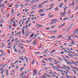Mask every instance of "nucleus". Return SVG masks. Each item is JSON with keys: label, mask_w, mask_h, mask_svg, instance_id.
<instances>
[{"label": "nucleus", "mask_w": 78, "mask_h": 78, "mask_svg": "<svg viewBox=\"0 0 78 78\" xmlns=\"http://www.w3.org/2000/svg\"><path fill=\"white\" fill-rule=\"evenodd\" d=\"M9 16V14H8L7 15V16H6V17H7V18H8Z\"/></svg>", "instance_id": "e433bc0d"}, {"label": "nucleus", "mask_w": 78, "mask_h": 78, "mask_svg": "<svg viewBox=\"0 0 78 78\" xmlns=\"http://www.w3.org/2000/svg\"><path fill=\"white\" fill-rule=\"evenodd\" d=\"M56 51V50H53L51 52L49 53V54L51 53H55Z\"/></svg>", "instance_id": "0eeeda50"}, {"label": "nucleus", "mask_w": 78, "mask_h": 78, "mask_svg": "<svg viewBox=\"0 0 78 78\" xmlns=\"http://www.w3.org/2000/svg\"><path fill=\"white\" fill-rule=\"evenodd\" d=\"M41 11H43V9H40L39 10V11L38 12H41Z\"/></svg>", "instance_id": "f8f14e48"}, {"label": "nucleus", "mask_w": 78, "mask_h": 78, "mask_svg": "<svg viewBox=\"0 0 78 78\" xmlns=\"http://www.w3.org/2000/svg\"><path fill=\"white\" fill-rule=\"evenodd\" d=\"M28 9H27L25 10V12H27L28 11Z\"/></svg>", "instance_id": "052dcab7"}, {"label": "nucleus", "mask_w": 78, "mask_h": 78, "mask_svg": "<svg viewBox=\"0 0 78 78\" xmlns=\"http://www.w3.org/2000/svg\"><path fill=\"white\" fill-rule=\"evenodd\" d=\"M62 35H60L57 36V37H62Z\"/></svg>", "instance_id": "a878e982"}, {"label": "nucleus", "mask_w": 78, "mask_h": 78, "mask_svg": "<svg viewBox=\"0 0 78 78\" xmlns=\"http://www.w3.org/2000/svg\"><path fill=\"white\" fill-rule=\"evenodd\" d=\"M53 16V15H51L50 16H49V17H52V16Z\"/></svg>", "instance_id": "8fccbe9b"}, {"label": "nucleus", "mask_w": 78, "mask_h": 78, "mask_svg": "<svg viewBox=\"0 0 78 78\" xmlns=\"http://www.w3.org/2000/svg\"><path fill=\"white\" fill-rule=\"evenodd\" d=\"M66 63L69 64V62L67 61H66Z\"/></svg>", "instance_id": "bf43d9fd"}, {"label": "nucleus", "mask_w": 78, "mask_h": 78, "mask_svg": "<svg viewBox=\"0 0 78 78\" xmlns=\"http://www.w3.org/2000/svg\"><path fill=\"white\" fill-rule=\"evenodd\" d=\"M65 24L64 23H63L61 25L59 26V27H58V28H62Z\"/></svg>", "instance_id": "20e7f679"}, {"label": "nucleus", "mask_w": 78, "mask_h": 78, "mask_svg": "<svg viewBox=\"0 0 78 78\" xmlns=\"http://www.w3.org/2000/svg\"><path fill=\"white\" fill-rule=\"evenodd\" d=\"M75 33L76 34H78V32L76 31V32H75Z\"/></svg>", "instance_id": "774afa93"}, {"label": "nucleus", "mask_w": 78, "mask_h": 78, "mask_svg": "<svg viewBox=\"0 0 78 78\" xmlns=\"http://www.w3.org/2000/svg\"><path fill=\"white\" fill-rule=\"evenodd\" d=\"M43 2L42 3V4H39L38 5V6H42L43 5Z\"/></svg>", "instance_id": "ddd939ff"}, {"label": "nucleus", "mask_w": 78, "mask_h": 78, "mask_svg": "<svg viewBox=\"0 0 78 78\" xmlns=\"http://www.w3.org/2000/svg\"><path fill=\"white\" fill-rule=\"evenodd\" d=\"M1 75H3V72H4V71H3V70H1Z\"/></svg>", "instance_id": "39448f33"}, {"label": "nucleus", "mask_w": 78, "mask_h": 78, "mask_svg": "<svg viewBox=\"0 0 78 78\" xmlns=\"http://www.w3.org/2000/svg\"><path fill=\"white\" fill-rule=\"evenodd\" d=\"M23 74H24V72H23L22 73H21V75L22 76L23 75Z\"/></svg>", "instance_id": "09e8293b"}, {"label": "nucleus", "mask_w": 78, "mask_h": 78, "mask_svg": "<svg viewBox=\"0 0 78 78\" xmlns=\"http://www.w3.org/2000/svg\"><path fill=\"white\" fill-rule=\"evenodd\" d=\"M30 33V32H29L27 34H26V35H25V36H26V37H25V38H26L27 37H28V35H29V33Z\"/></svg>", "instance_id": "9d476101"}, {"label": "nucleus", "mask_w": 78, "mask_h": 78, "mask_svg": "<svg viewBox=\"0 0 78 78\" xmlns=\"http://www.w3.org/2000/svg\"><path fill=\"white\" fill-rule=\"evenodd\" d=\"M72 24L70 26V27L68 28V30H70V28H71V27H72Z\"/></svg>", "instance_id": "a211bd4d"}, {"label": "nucleus", "mask_w": 78, "mask_h": 78, "mask_svg": "<svg viewBox=\"0 0 78 78\" xmlns=\"http://www.w3.org/2000/svg\"><path fill=\"white\" fill-rule=\"evenodd\" d=\"M52 73L53 74H56V73H55V72H52Z\"/></svg>", "instance_id": "13d9d810"}, {"label": "nucleus", "mask_w": 78, "mask_h": 78, "mask_svg": "<svg viewBox=\"0 0 78 78\" xmlns=\"http://www.w3.org/2000/svg\"><path fill=\"white\" fill-rule=\"evenodd\" d=\"M36 5H34V6L32 7V8H34L35 7H36Z\"/></svg>", "instance_id": "473e14b6"}, {"label": "nucleus", "mask_w": 78, "mask_h": 78, "mask_svg": "<svg viewBox=\"0 0 78 78\" xmlns=\"http://www.w3.org/2000/svg\"><path fill=\"white\" fill-rule=\"evenodd\" d=\"M50 65L51 66H54V65L53 64H52V63H51L50 64Z\"/></svg>", "instance_id": "603ef678"}, {"label": "nucleus", "mask_w": 78, "mask_h": 78, "mask_svg": "<svg viewBox=\"0 0 78 78\" xmlns=\"http://www.w3.org/2000/svg\"><path fill=\"white\" fill-rule=\"evenodd\" d=\"M64 59L65 61H67V59H66V58H64Z\"/></svg>", "instance_id": "a19ab883"}, {"label": "nucleus", "mask_w": 78, "mask_h": 78, "mask_svg": "<svg viewBox=\"0 0 78 78\" xmlns=\"http://www.w3.org/2000/svg\"><path fill=\"white\" fill-rule=\"evenodd\" d=\"M1 21V23H3V22H4V20L3 21V20H2Z\"/></svg>", "instance_id": "37998d69"}, {"label": "nucleus", "mask_w": 78, "mask_h": 78, "mask_svg": "<svg viewBox=\"0 0 78 78\" xmlns=\"http://www.w3.org/2000/svg\"><path fill=\"white\" fill-rule=\"evenodd\" d=\"M12 19H11L10 20V23L11 24V25L12 24Z\"/></svg>", "instance_id": "c85d7f7f"}, {"label": "nucleus", "mask_w": 78, "mask_h": 78, "mask_svg": "<svg viewBox=\"0 0 78 78\" xmlns=\"http://www.w3.org/2000/svg\"><path fill=\"white\" fill-rule=\"evenodd\" d=\"M71 12V11H70V10H69L68 12V14H69V13H70Z\"/></svg>", "instance_id": "79ce46f5"}, {"label": "nucleus", "mask_w": 78, "mask_h": 78, "mask_svg": "<svg viewBox=\"0 0 78 78\" xmlns=\"http://www.w3.org/2000/svg\"><path fill=\"white\" fill-rule=\"evenodd\" d=\"M65 56H66V57L67 58H68V59H70V58L67 56L65 55Z\"/></svg>", "instance_id": "f704fd0d"}, {"label": "nucleus", "mask_w": 78, "mask_h": 78, "mask_svg": "<svg viewBox=\"0 0 78 78\" xmlns=\"http://www.w3.org/2000/svg\"><path fill=\"white\" fill-rule=\"evenodd\" d=\"M56 37V36H51L50 37V39H52V38H54V37Z\"/></svg>", "instance_id": "2eb2a0df"}, {"label": "nucleus", "mask_w": 78, "mask_h": 78, "mask_svg": "<svg viewBox=\"0 0 78 78\" xmlns=\"http://www.w3.org/2000/svg\"><path fill=\"white\" fill-rule=\"evenodd\" d=\"M59 14H61V15H65V13L62 12H60L59 13Z\"/></svg>", "instance_id": "412c9836"}, {"label": "nucleus", "mask_w": 78, "mask_h": 78, "mask_svg": "<svg viewBox=\"0 0 78 78\" xmlns=\"http://www.w3.org/2000/svg\"><path fill=\"white\" fill-rule=\"evenodd\" d=\"M36 41H37V39H35L33 42L32 44L33 45H35V44H36Z\"/></svg>", "instance_id": "7ed1b4c3"}, {"label": "nucleus", "mask_w": 78, "mask_h": 78, "mask_svg": "<svg viewBox=\"0 0 78 78\" xmlns=\"http://www.w3.org/2000/svg\"><path fill=\"white\" fill-rule=\"evenodd\" d=\"M72 24L70 26V27L68 28V30H70V28H71V27H72Z\"/></svg>", "instance_id": "f3484780"}, {"label": "nucleus", "mask_w": 78, "mask_h": 78, "mask_svg": "<svg viewBox=\"0 0 78 78\" xmlns=\"http://www.w3.org/2000/svg\"><path fill=\"white\" fill-rule=\"evenodd\" d=\"M69 19L68 17H67V18H64L63 19V21H64V20H67V19Z\"/></svg>", "instance_id": "dca6fc26"}, {"label": "nucleus", "mask_w": 78, "mask_h": 78, "mask_svg": "<svg viewBox=\"0 0 78 78\" xmlns=\"http://www.w3.org/2000/svg\"><path fill=\"white\" fill-rule=\"evenodd\" d=\"M3 67H2V68H1V69L0 68V70H3Z\"/></svg>", "instance_id": "e2e57ef3"}, {"label": "nucleus", "mask_w": 78, "mask_h": 78, "mask_svg": "<svg viewBox=\"0 0 78 78\" xmlns=\"http://www.w3.org/2000/svg\"><path fill=\"white\" fill-rule=\"evenodd\" d=\"M40 27H42V25H39L38 27H37V28H40Z\"/></svg>", "instance_id": "5701e85b"}, {"label": "nucleus", "mask_w": 78, "mask_h": 78, "mask_svg": "<svg viewBox=\"0 0 78 78\" xmlns=\"http://www.w3.org/2000/svg\"><path fill=\"white\" fill-rule=\"evenodd\" d=\"M66 76L67 77V78H69L70 77V76H68L67 75H66Z\"/></svg>", "instance_id": "a18cd8bd"}, {"label": "nucleus", "mask_w": 78, "mask_h": 78, "mask_svg": "<svg viewBox=\"0 0 78 78\" xmlns=\"http://www.w3.org/2000/svg\"><path fill=\"white\" fill-rule=\"evenodd\" d=\"M4 6H5V4L3 3L0 5V6H1V7H3Z\"/></svg>", "instance_id": "1a4fd4ad"}, {"label": "nucleus", "mask_w": 78, "mask_h": 78, "mask_svg": "<svg viewBox=\"0 0 78 78\" xmlns=\"http://www.w3.org/2000/svg\"><path fill=\"white\" fill-rule=\"evenodd\" d=\"M37 74V70L36 69L34 70V75L33 76H34L35 75H36Z\"/></svg>", "instance_id": "f03ea898"}, {"label": "nucleus", "mask_w": 78, "mask_h": 78, "mask_svg": "<svg viewBox=\"0 0 78 78\" xmlns=\"http://www.w3.org/2000/svg\"><path fill=\"white\" fill-rule=\"evenodd\" d=\"M34 60H33V61H32V62L31 64H34Z\"/></svg>", "instance_id": "7c9ffc66"}, {"label": "nucleus", "mask_w": 78, "mask_h": 78, "mask_svg": "<svg viewBox=\"0 0 78 78\" xmlns=\"http://www.w3.org/2000/svg\"><path fill=\"white\" fill-rule=\"evenodd\" d=\"M16 45H17V43H16L13 45V49H15V48H16Z\"/></svg>", "instance_id": "9b49d317"}, {"label": "nucleus", "mask_w": 78, "mask_h": 78, "mask_svg": "<svg viewBox=\"0 0 78 78\" xmlns=\"http://www.w3.org/2000/svg\"><path fill=\"white\" fill-rule=\"evenodd\" d=\"M74 0H73V4L72 5H73V7H74V6H75V2H74Z\"/></svg>", "instance_id": "4468645a"}, {"label": "nucleus", "mask_w": 78, "mask_h": 78, "mask_svg": "<svg viewBox=\"0 0 78 78\" xmlns=\"http://www.w3.org/2000/svg\"><path fill=\"white\" fill-rule=\"evenodd\" d=\"M21 60L22 61H24V59H23V58H22L21 59Z\"/></svg>", "instance_id": "338daca9"}, {"label": "nucleus", "mask_w": 78, "mask_h": 78, "mask_svg": "<svg viewBox=\"0 0 78 78\" xmlns=\"http://www.w3.org/2000/svg\"><path fill=\"white\" fill-rule=\"evenodd\" d=\"M58 7H56V8H55V10L56 11H58Z\"/></svg>", "instance_id": "c9c22d12"}, {"label": "nucleus", "mask_w": 78, "mask_h": 78, "mask_svg": "<svg viewBox=\"0 0 78 78\" xmlns=\"http://www.w3.org/2000/svg\"><path fill=\"white\" fill-rule=\"evenodd\" d=\"M42 45L41 44L39 46V47L38 48V49H40V48H41V47H42Z\"/></svg>", "instance_id": "4be33fe9"}, {"label": "nucleus", "mask_w": 78, "mask_h": 78, "mask_svg": "<svg viewBox=\"0 0 78 78\" xmlns=\"http://www.w3.org/2000/svg\"><path fill=\"white\" fill-rule=\"evenodd\" d=\"M48 2V1H46L45 2H42L43 4H44L45 3H47V2Z\"/></svg>", "instance_id": "393cba45"}, {"label": "nucleus", "mask_w": 78, "mask_h": 78, "mask_svg": "<svg viewBox=\"0 0 78 78\" xmlns=\"http://www.w3.org/2000/svg\"><path fill=\"white\" fill-rule=\"evenodd\" d=\"M20 7H22V6H23V4H21L20 5Z\"/></svg>", "instance_id": "864d4df0"}, {"label": "nucleus", "mask_w": 78, "mask_h": 78, "mask_svg": "<svg viewBox=\"0 0 78 78\" xmlns=\"http://www.w3.org/2000/svg\"><path fill=\"white\" fill-rule=\"evenodd\" d=\"M70 65H71V64H72V62H69V64Z\"/></svg>", "instance_id": "4c0bfd02"}, {"label": "nucleus", "mask_w": 78, "mask_h": 78, "mask_svg": "<svg viewBox=\"0 0 78 78\" xmlns=\"http://www.w3.org/2000/svg\"><path fill=\"white\" fill-rule=\"evenodd\" d=\"M28 71H25L24 73H28Z\"/></svg>", "instance_id": "ea45409f"}, {"label": "nucleus", "mask_w": 78, "mask_h": 78, "mask_svg": "<svg viewBox=\"0 0 78 78\" xmlns=\"http://www.w3.org/2000/svg\"><path fill=\"white\" fill-rule=\"evenodd\" d=\"M77 32L78 31V29H76L75 30H74V32Z\"/></svg>", "instance_id": "2f4dec72"}, {"label": "nucleus", "mask_w": 78, "mask_h": 78, "mask_svg": "<svg viewBox=\"0 0 78 78\" xmlns=\"http://www.w3.org/2000/svg\"><path fill=\"white\" fill-rule=\"evenodd\" d=\"M48 49H47L44 52V53L45 54V53H46V51H48Z\"/></svg>", "instance_id": "bb28decb"}, {"label": "nucleus", "mask_w": 78, "mask_h": 78, "mask_svg": "<svg viewBox=\"0 0 78 78\" xmlns=\"http://www.w3.org/2000/svg\"><path fill=\"white\" fill-rule=\"evenodd\" d=\"M56 20V19H54V20H51V21H53L51 22L50 23V24L51 25L52 23H56V22H57V21Z\"/></svg>", "instance_id": "f257e3e1"}, {"label": "nucleus", "mask_w": 78, "mask_h": 78, "mask_svg": "<svg viewBox=\"0 0 78 78\" xmlns=\"http://www.w3.org/2000/svg\"><path fill=\"white\" fill-rule=\"evenodd\" d=\"M25 78V76L24 75L21 78Z\"/></svg>", "instance_id": "6e6d98bb"}, {"label": "nucleus", "mask_w": 78, "mask_h": 78, "mask_svg": "<svg viewBox=\"0 0 78 78\" xmlns=\"http://www.w3.org/2000/svg\"><path fill=\"white\" fill-rule=\"evenodd\" d=\"M37 34H35V36H34V37H36L37 36Z\"/></svg>", "instance_id": "69168bd1"}, {"label": "nucleus", "mask_w": 78, "mask_h": 78, "mask_svg": "<svg viewBox=\"0 0 78 78\" xmlns=\"http://www.w3.org/2000/svg\"><path fill=\"white\" fill-rule=\"evenodd\" d=\"M34 33L31 34L30 37V38H31L32 37H33V36H34Z\"/></svg>", "instance_id": "6e6552de"}, {"label": "nucleus", "mask_w": 78, "mask_h": 78, "mask_svg": "<svg viewBox=\"0 0 78 78\" xmlns=\"http://www.w3.org/2000/svg\"><path fill=\"white\" fill-rule=\"evenodd\" d=\"M24 58H25V59H26V60L28 59V58H27V57H26V56H24Z\"/></svg>", "instance_id": "de8ad7c7"}, {"label": "nucleus", "mask_w": 78, "mask_h": 78, "mask_svg": "<svg viewBox=\"0 0 78 78\" xmlns=\"http://www.w3.org/2000/svg\"><path fill=\"white\" fill-rule=\"evenodd\" d=\"M9 29H10L12 27V26H10V25H9Z\"/></svg>", "instance_id": "58836bf2"}, {"label": "nucleus", "mask_w": 78, "mask_h": 78, "mask_svg": "<svg viewBox=\"0 0 78 78\" xmlns=\"http://www.w3.org/2000/svg\"><path fill=\"white\" fill-rule=\"evenodd\" d=\"M69 8V7H65L64 9V10H65V11L66 9H67V8Z\"/></svg>", "instance_id": "c756f323"}, {"label": "nucleus", "mask_w": 78, "mask_h": 78, "mask_svg": "<svg viewBox=\"0 0 78 78\" xmlns=\"http://www.w3.org/2000/svg\"><path fill=\"white\" fill-rule=\"evenodd\" d=\"M19 4H17V5H16V6L15 8H17L18 6H19V5H18Z\"/></svg>", "instance_id": "cd10ccee"}, {"label": "nucleus", "mask_w": 78, "mask_h": 78, "mask_svg": "<svg viewBox=\"0 0 78 78\" xmlns=\"http://www.w3.org/2000/svg\"><path fill=\"white\" fill-rule=\"evenodd\" d=\"M34 53L35 54H39V53L37 52H35Z\"/></svg>", "instance_id": "3c124183"}, {"label": "nucleus", "mask_w": 78, "mask_h": 78, "mask_svg": "<svg viewBox=\"0 0 78 78\" xmlns=\"http://www.w3.org/2000/svg\"><path fill=\"white\" fill-rule=\"evenodd\" d=\"M10 34H11V33H9L7 35V36H9V35H10Z\"/></svg>", "instance_id": "0e129e2a"}, {"label": "nucleus", "mask_w": 78, "mask_h": 78, "mask_svg": "<svg viewBox=\"0 0 78 78\" xmlns=\"http://www.w3.org/2000/svg\"><path fill=\"white\" fill-rule=\"evenodd\" d=\"M20 41V40L17 41H16V43H18V42H19Z\"/></svg>", "instance_id": "680f3d73"}, {"label": "nucleus", "mask_w": 78, "mask_h": 78, "mask_svg": "<svg viewBox=\"0 0 78 78\" xmlns=\"http://www.w3.org/2000/svg\"><path fill=\"white\" fill-rule=\"evenodd\" d=\"M58 59H59L60 61H62V59L61 58H60L58 57Z\"/></svg>", "instance_id": "c03bdc74"}, {"label": "nucleus", "mask_w": 78, "mask_h": 78, "mask_svg": "<svg viewBox=\"0 0 78 78\" xmlns=\"http://www.w3.org/2000/svg\"><path fill=\"white\" fill-rule=\"evenodd\" d=\"M29 21H30V20H27L26 23H25V25H27V23H28V22H29Z\"/></svg>", "instance_id": "b1692460"}, {"label": "nucleus", "mask_w": 78, "mask_h": 78, "mask_svg": "<svg viewBox=\"0 0 78 78\" xmlns=\"http://www.w3.org/2000/svg\"><path fill=\"white\" fill-rule=\"evenodd\" d=\"M22 30H23L22 31V33H23V34H25V32H24L25 31V30H24V29L23 28Z\"/></svg>", "instance_id": "423d86ee"}, {"label": "nucleus", "mask_w": 78, "mask_h": 78, "mask_svg": "<svg viewBox=\"0 0 78 78\" xmlns=\"http://www.w3.org/2000/svg\"><path fill=\"white\" fill-rule=\"evenodd\" d=\"M71 62H72V63H73V64H75V62H74V61H73V60H71Z\"/></svg>", "instance_id": "72a5a7b5"}, {"label": "nucleus", "mask_w": 78, "mask_h": 78, "mask_svg": "<svg viewBox=\"0 0 78 78\" xmlns=\"http://www.w3.org/2000/svg\"><path fill=\"white\" fill-rule=\"evenodd\" d=\"M51 8H52V7H50V8L47 9L46 11H48V10H50L51 9Z\"/></svg>", "instance_id": "6ab92c4d"}, {"label": "nucleus", "mask_w": 78, "mask_h": 78, "mask_svg": "<svg viewBox=\"0 0 78 78\" xmlns=\"http://www.w3.org/2000/svg\"><path fill=\"white\" fill-rule=\"evenodd\" d=\"M66 67L67 68V69H70V68H69L68 66H66Z\"/></svg>", "instance_id": "4d7b16f0"}, {"label": "nucleus", "mask_w": 78, "mask_h": 78, "mask_svg": "<svg viewBox=\"0 0 78 78\" xmlns=\"http://www.w3.org/2000/svg\"><path fill=\"white\" fill-rule=\"evenodd\" d=\"M68 37L69 38L68 40H70V38H71V37L70 36Z\"/></svg>", "instance_id": "49530a36"}, {"label": "nucleus", "mask_w": 78, "mask_h": 78, "mask_svg": "<svg viewBox=\"0 0 78 78\" xmlns=\"http://www.w3.org/2000/svg\"><path fill=\"white\" fill-rule=\"evenodd\" d=\"M39 15H40V16H45V14H40Z\"/></svg>", "instance_id": "aec40b11"}, {"label": "nucleus", "mask_w": 78, "mask_h": 78, "mask_svg": "<svg viewBox=\"0 0 78 78\" xmlns=\"http://www.w3.org/2000/svg\"><path fill=\"white\" fill-rule=\"evenodd\" d=\"M78 9V7H76V8L75 9V10H76L77 9Z\"/></svg>", "instance_id": "5fc2aeb1"}]
</instances>
